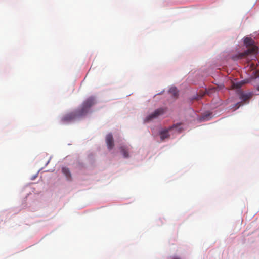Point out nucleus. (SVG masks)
Segmentation results:
<instances>
[{
    "mask_svg": "<svg viewBox=\"0 0 259 259\" xmlns=\"http://www.w3.org/2000/svg\"><path fill=\"white\" fill-rule=\"evenodd\" d=\"M243 44L247 49L243 52L239 53L233 58L239 59L243 58L250 54H254L257 52L258 47L255 45L254 40L250 37H245L243 39Z\"/></svg>",
    "mask_w": 259,
    "mask_h": 259,
    "instance_id": "1",
    "label": "nucleus"
},
{
    "mask_svg": "<svg viewBox=\"0 0 259 259\" xmlns=\"http://www.w3.org/2000/svg\"><path fill=\"white\" fill-rule=\"evenodd\" d=\"M95 103L94 99L90 98L86 100L82 104L80 109L74 112L77 117H80L85 115L89 112L90 108Z\"/></svg>",
    "mask_w": 259,
    "mask_h": 259,
    "instance_id": "2",
    "label": "nucleus"
},
{
    "mask_svg": "<svg viewBox=\"0 0 259 259\" xmlns=\"http://www.w3.org/2000/svg\"><path fill=\"white\" fill-rule=\"evenodd\" d=\"M165 112L163 108H159L156 110L153 113L150 114L146 118V121H149L154 118L158 117L159 116L163 114Z\"/></svg>",
    "mask_w": 259,
    "mask_h": 259,
    "instance_id": "3",
    "label": "nucleus"
},
{
    "mask_svg": "<svg viewBox=\"0 0 259 259\" xmlns=\"http://www.w3.org/2000/svg\"><path fill=\"white\" fill-rule=\"evenodd\" d=\"M238 94L239 95V98L244 102H247L253 95L251 92L244 93L241 91L239 92Z\"/></svg>",
    "mask_w": 259,
    "mask_h": 259,
    "instance_id": "4",
    "label": "nucleus"
},
{
    "mask_svg": "<svg viewBox=\"0 0 259 259\" xmlns=\"http://www.w3.org/2000/svg\"><path fill=\"white\" fill-rule=\"evenodd\" d=\"M180 124H174L173 126L169 127L168 129L163 130L160 132V138L163 140L165 138H167L169 137L168 132L171 130L173 128H176L178 126H179Z\"/></svg>",
    "mask_w": 259,
    "mask_h": 259,
    "instance_id": "5",
    "label": "nucleus"
},
{
    "mask_svg": "<svg viewBox=\"0 0 259 259\" xmlns=\"http://www.w3.org/2000/svg\"><path fill=\"white\" fill-rule=\"evenodd\" d=\"M77 117L74 112H72L66 114L61 119V120L63 122H70L75 119Z\"/></svg>",
    "mask_w": 259,
    "mask_h": 259,
    "instance_id": "6",
    "label": "nucleus"
},
{
    "mask_svg": "<svg viewBox=\"0 0 259 259\" xmlns=\"http://www.w3.org/2000/svg\"><path fill=\"white\" fill-rule=\"evenodd\" d=\"M106 142L107 147L109 149H112L114 147V142L113 136L111 134H108L106 137Z\"/></svg>",
    "mask_w": 259,
    "mask_h": 259,
    "instance_id": "7",
    "label": "nucleus"
},
{
    "mask_svg": "<svg viewBox=\"0 0 259 259\" xmlns=\"http://www.w3.org/2000/svg\"><path fill=\"white\" fill-rule=\"evenodd\" d=\"M62 172L68 180H71V174L68 168L63 167L62 168Z\"/></svg>",
    "mask_w": 259,
    "mask_h": 259,
    "instance_id": "8",
    "label": "nucleus"
},
{
    "mask_svg": "<svg viewBox=\"0 0 259 259\" xmlns=\"http://www.w3.org/2000/svg\"><path fill=\"white\" fill-rule=\"evenodd\" d=\"M121 153L123 155L125 158H127L129 156L128 153V149L124 146H122L120 147Z\"/></svg>",
    "mask_w": 259,
    "mask_h": 259,
    "instance_id": "9",
    "label": "nucleus"
},
{
    "mask_svg": "<svg viewBox=\"0 0 259 259\" xmlns=\"http://www.w3.org/2000/svg\"><path fill=\"white\" fill-rule=\"evenodd\" d=\"M243 84H244L243 81L237 82L236 83L234 82L232 84V87L234 89H239L242 87Z\"/></svg>",
    "mask_w": 259,
    "mask_h": 259,
    "instance_id": "10",
    "label": "nucleus"
},
{
    "mask_svg": "<svg viewBox=\"0 0 259 259\" xmlns=\"http://www.w3.org/2000/svg\"><path fill=\"white\" fill-rule=\"evenodd\" d=\"M169 92L173 94L174 97H177L178 96V92L176 88H170Z\"/></svg>",
    "mask_w": 259,
    "mask_h": 259,
    "instance_id": "11",
    "label": "nucleus"
},
{
    "mask_svg": "<svg viewBox=\"0 0 259 259\" xmlns=\"http://www.w3.org/2000/svg\"><path fill=\"white\" fill-rule=\"evenodd\" d=\"M241 105V103L239 102L238 103H237L236 105H237V106L236 107V108H239V107Z\"/></svg>",
    "mask_w": 259,
    "mask_h": 259,
    "instance_id": "12",
    "label": "nucleus"
},
{
    "mask_svg": "<svg viewBox=\"0 0 259 259\" xmlns=\"http://www.w3.org/2000/svg\"><path fill=\"white\" fill-rule=\"evenodd\" d=\"M172 259H180V258H179V257H175V258H172Z\"/></svg>",
    "mask_w": 259,
    "mask_h": 259,
    "instance_id": "13",
    "label": "nucleus"
},
{
    "mask_svg": "<svg viewBox=\"0 0 259 259\" xmlns=\"http://www.w3.org/2000/svg\"><path fill=\"white\" fill-rule=\"evenodd\" d=\"M178 131L179 132H180V131H181V130L179 129V130H178Z\"/></svg>",
    "mask_w": 259,
    "mask_h": 259,
    "instance_id": "14",
    "label": "nucleus"
},
{
    "mask_svg": "<svg viewBox=\"0 0 259 259\" xmlns=\"http://www.w3.org/2000/svg\"><path fill=\"white\" fill-rule=\"evenodd\" d=\"M257 90L259 91V87H257Z\"/></svg>",
    "mask_w": 259,
    "mask_h": 259,
    "instance_id": "15",
    "label": "nucleus"
}]
</instances>
